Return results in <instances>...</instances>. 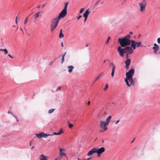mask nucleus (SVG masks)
I'll return each mask as SVG.
<instances>
[{
  "mask_svg": "<svg viewBox=\"0 0 160 160\" xmlns=\"http://www.w3.org/2000/svg\"><path fill=\"white\" fill-rule=\"evenodd\" d=\"M134 73V69L132 68L126 73V78L124 79L127 85L129 87L134 85V82L132 79V76Z\"/></svg>",
  "mask_w": 160,
  "mask_h": 160,
  "instance_id": "nucleus-1",
  "label": "nucleus"
},
{
  "mask_svg": "<svg viewBox=\"0 0 160 160\" xmlns=\"http://www.w3.org/2000/svg\"><path fill=\"white\" fill-rule=\"evenodd\" d=\"M132 47L129 46L126 47L124 48H121V47L119 46L118 48L117 51L120 56L121 57L124 56V53H128L131 54L134 52Z\"/></svg>",
  "mask_w": 160,
  "mask_h": 160,
  "instance_id": "nucleus-2",
  "label": "nucleus"
},
{
  "mask_svg": "<svg viewBox=\"0 0 160 160\" xmlns=\"http://www.w3.org/2000/svg\"><path fill=\"white\" fill-rule=\"evenodd\" d=\"M130 38V35L128 34L123 38H119L118 41L121 47H124L130 45L131 42Z\"/></svg>",
  "mask_w": 160,
  "mask_h": 160,
  "instance_id": "nucleus-3",
  "label": "nucleus"
},
{
  "mask_svg": "<svg viewBox=\"0 0 160 160\" xmlns=\"http://www.w3.org/2000/svg\"><path fill=\"white\" fill-rule=\"evenodd\" d=\"M108 125L104 121H100V127L102 128L99 130V132H102L106 131L108 129L107 126Z\"/></svg>",
  "mask_w": 160,
  "mask_h": 160,
  "instance_id": "nucleus-4",
  "label": "nucleus"
},
{
  "mask_svg": "<svg viewBox=\"0 0 160 160\" xmlns=\"http://www.w3.org/2000/svg\"><path fill=\"white\" fill-rule=\"evenodd\" d=\"M140 7V11L142 12H143L145 9V7L147 5V2L146 0H143L139 3Z\"/></svg>",
  "mask_w": 160,
  "mask_h": 160,
  "instance_id": "nucleus-5",
  "label": "nucleus"
},
{
  "mask_svg": "<svg viewBox=\"0 0 160 160\" xmlns=\"http://www.w3.org/2000/svg\"><path fill=\"white\" fill-rule=\"evenodd\" d=\"M131 46L134 50L136 49V46L137 47H138L140 46L142 47H143L144 46L143 45H141V42H137L132 40H131Z\"/></svg>",
  "mask_w": 160,
  "mask_h": 160,
  "instance_id": "nucleus-6",
  "label": "nucleus"
},
{
  "mask_svg": "<svg viewBox=\"0 0 160 160\" xmlns=\"http://www.w3.org/2000/svg\"><path fill=\"white\" fill-rule=\"evenodd\" d=\"M51 135L49 134H47L43 132H42L39 134H36L37 137L39 138H46L48 136Z\"/></svg>",
  "mask_w": 160,
  "mask_h": 160,
  "instance_id": "nucleus-7",
  "label": "nucleus"
},
{
  "mask_svg": "<svg viewBox=\"0 0 160 160\" xmlns=\"http://www.w3.org/2000/svg\"><path fill=\"white\" fill-rule=\"evenodd\" d=\"M67 14V10L63 9L59 14L58 18L60 19L61 18H64Z\"/></svg>",
  "mask_w": 160,
  "mask_h": 160,
  "instance_id": "nucleus-8",
  "label": "nucleus"
},
{
  "mask_svg": "<svg viewBox=\"0 0 160 160\" xmlns=\"http://www.w3.org/2000/svg\"><path fill=\"white\" fill-rule=\"evenodd\" d=\"M105 151V149L104 147H102L97 149L96 148V152L97 153V156L100 157L101 155Z\"/></svg>",
  "mask_w": 160,
  "mask_h": 160,
  "instance_id": "nucleus-9",
  "label": "nucleus"
},
{
  "mask_svg": "<svg viewBox=\"0 0 160 160\" xmlns=\"http://www.w3.org/2000/svg\"><path fill=\"white\" fill-rule=\"evenodd\" d=\"M59 19L58 18L53 19L51 21V25L57 26Z\"/></svg>",
  "mask_w": 160,
  "mask_h": 160,
  "instance_id": "nucleus-10",
  "label": "nucleus"
},
{
  "mask_svg": "<svg viewBox=\"0 0 160 160\" xmlns=\"http://www.w3.org/2000/svg\"><path fill=\"white\" fill-rule=\"evenodd\" d=\"M96 152V148H94L90 150L87 154V156H89L93 155Z\"/></svg>",
  "mask_w": 160,
  "mask_h": 160,
  "instance_id": "nucleus-11",
  "label": "nucleus"
},
{
  "mask_svg": "<svg viewBox=\"0 0 160 160\" xmlns=\"http://www.w3.org/2000/svg\"><path fill=\"white\" fill-rule=\"evenodd\" d=\"M131 60L130 59L128 58L126 61H125V63L126 64V67L127 69L129 68V66L130 65Z\"/></svg>",
  "mask_w": 160,
  "mask_h": 160,
  "instance_id": "nucleus-12",
  "label": "nucleus"
},
{
  "mask_svg": "<svg viewBox=\"0 0 160 160\" xmlns=\"http://www.w3.org/2000/svg\"><path fill=\"white\" fill-rule=\"evenodd\" d=\"M48 157L44 156L43 154H41L39 157L40 160H48Z\"/></svg>",
  "mask_w": 160,
  "mask_h": 160,
  "instance_id": "nucleus-13",
  "label": "nucleus"
},
{
  "mask_svg": "<svg viewBox=\"0 0 160 160\" xmlns=\"http://www.w3.org/2000/svg\"><path fill=\"white\" fill-rule=\"evenodd\" d=\"M67 68L68 69V72L69 73H71L73 69L74 68V67L72 65H70L68 66Z\"/></svg>",
  "mask_w": 160,
  "mask_h": 160,
  "instance_id": "nucleus-14",
  "label": "nucleus"
},
{
  "mask_svg": "<svg viewBox=\"0 0 160 160\" xmlns=\"http://www.w3.org/2000/svg\"><path fill=\"white\" fill-rule=\"evenodd\" d=\"M90 12V11H89V9H88L86 10L85 12L83 14V17H88V15Z\"/></svg>",
  "mask_w": 160,
  "mask_h": 160,
  "instance_id": "nucleus-15",
  "label": "nucleus"
},
{
  "mask_svg": "<svg viewBox=\"0 0 160 160\" xmlns=\"http://www.w3.org/2000/svg\"><path fill=\"white\" fill-rule=\"evenodd\" d=\"M153 49V52L155 54H157L158 52V51L159 49V47H154L152 48Z\"/></svg>",
  "mask_w": 160,
  "mask_h": 160,
  "instance_id": "nucleus-16",
  "label": "nucleus"
},
{
  "mask_svg": "<svg viewBox=\"0 0 160 160\" xmlns=\"http://www.w3.org/2000/svg\"><path fill=\"white\" fill-rule=\"evenodd\" d=\"M64 149H61V148H60V156H66V154L62 152V151H64Z\"/></svg>",
  "mask_w": 160,
  "mask_h": 160,
  "instance_id": "nucleus-17",
  "label": "nucleus"
},
{
  "mask_svg": "<svg viewBox=\"0 0 160 160\" xmlns=\"http://www.w3.org/2000/svg\"><path fill=\"white\" fill-rule=\"evenodd\" d=\"M111 116H109L107 118L106 122H105L108 124L111 120Z\"/></svg>",
  "mask_w": 160,
  "mask_h": 160,
  "instance_id": "nucleus-18",
  "label": "nucleus"
},
{
  "mask_svg": "<svg viewBox=\"0 0 160 160\" xmlns=\"http://www.w3.org/2000/svg\"><path fill=\"white\" fill-rule=\"evenodd\" d=\"M106 114V112L104 111H102L101 112L99 113L98 117L99 118H101V117L102 115H105Z\"/></svg>",
  "mask_w": 160,
  "mask_h": 160,
  "instance_id": "nucleus-19",
  "label": "nucleus"
},
{
  "mask_svg": "<svg viewBox=\"0 0 160 160\" xmlns=\"http://www.w3.org/2000/svg\"><path fill=\"white\" fill-rule=\"evenodd\" d=\"M115 66H114L112 67V70L111 73V76L112 77H113L114 76V72L115 69Z\"/></svg>",
  "mask_w": 160,
  "mask_h": 160,
  "instance_id": "nucleus-20",
  "label": "nucleus"
},
{
  "mask_svg": "<svg viewBox=\"0 0 160 160\" xmlns=\"http://www.w3.org/2000/svg\"><path fill=\"white\" fill-rule=\"evenodd\" d=\"M59 38H63L64 37L63 34L62 33V29H61L60 30V33L59 35Z\"/></svg>",
  "mask_w": 160,
  "mask_h": 160,
  "instance_id": "nucleus-21",
  "label": "nucleus"
},
{
  "mask_svg": "<svg viewBox=\"0 0 160 160\" xmlns=\"http://www.w3.org/2000/svg\"><path fill=\"white\" fill-rule=\"evenodd\" d=\"M57 27V26L53 25H52L51 24L50 29L51 31H53L55 29V28H56Z\"/></svg>",
  "mask_w": 160,
  "mask_h": 160,
  "instance_id": "nucleus-22",
  "label": "nucleus"
},
{
  "mask_svg": "<svg viewBox=\"0 0 160 160\" xmlns=\"http://www.w3.org/2000/svg\"><path fill=\"white\" fill-rule=\"evenodd\" d=\"M0 51L4 52V54H7L8 53V51L6 49H0Z\"/></svg>",
  "mask_w": 160,
  "mask_h": 160,
  "instance_id": "nucleus-23",
  "label": "nucleus"
},
{
  "mask_svg": "<svg viewBox=\"0 0 160 160\" xmlns=\"http://www.w3.org/2000/svg\"><path fill=\"white\" fill-rule=\"evenodd\" d=\"M102 74V73H101L100 74H99L98 76L97 77V78H96V79L94 80V83L96 81L98 80L99 78L101 76Z\"/></svg>",
  "mask_w": 160,
  "mask_h": 160,
  "instance_id": "nucleus-24",
  "label": "nucleus"
},
{
  "mask_svg": "<svg viewBox=\"0 0 160 160\" xmlns=\"http://www.w3.org/2000/svg\"><path fill=\"white\" fill-rule=\"evenodd\" d=\"M40 13V12H38L35 14L34 16L35 17V19H36L39 16V14Z\"/></svg>",
  "mask_w": 160,
  "mask_h": 160,
  "instance_id": "nucleus-25",
  "label": "nucleus"
},
{
  "mask_svg": "<svg viewBox=\"0 0 160 160\" xmlns=\"http://www.w3.org/2000/svg\"><path fill=\"white\" fill-rule=\"evenodd\" d=\"M66 52L64 53V54L62 56V63L64 62V58L65 56L66 55Z\"/></svg>",
  "mask_w": 160,
  "mask_h": 160,
  "instance_id": "nucleus-26",
  "label": "nucleus"
},
{
  "mask_svg": "<svg viewBox=\"0 0 160 160\" xmlns=\"http://www.w3.org/2000/svg\"><path fill=\"white\" fill-rule=\"evenodd\" d=\"M68 4V2H66L64 3V9H65V10H67V8Z\"/></svg>",
  "mask_w": 160,
  "mask_h": 160,
  "instance_id": "nucleus-27",
  "label": "nucleus"
},
{
  "mask_svg": "<svg viewBox=\"0 0 160 160\" xmlns=\"http://www.w3.org/2000/svg\"><path fill=\"white\" fill-rule=\"evenodd\" d=\"M55 109H52L49 110L48 112L49 113H51L53 112L55 110Z\"/></svg>",
  "mask_w": 160,
  "mask_h": 160,
  "instance_id": "nucleus-28",
  "label": "nucleus"
},
{
  "mask_svg": "<svg viewBox=\"0 0 160 160\" xmlns=\"http://www.w3.org/2000/svg\"><path fill=\"white\" fill-rule=\"evenodd\" d=\"M28 16L26 18L24 22V25H25L26 24L27 22H28Z\"/></svg>",
  "mask_w": 160,
  "mask_h": 160,
  "instance_id": "nucleus-29",
  "label": "nucleus"
},
{
  "mask_svg": "<svg viewBox=\"0 0 160 160\" xmlns=\"http://www.w3.org/2000/svg\"><path fill=\"white\" fill-rule=\"evenodd\" d=\"M68 125H69V128H72V127L73 126V125L71 124L70 123H68Z\"/></svg>",
  "mask_w": 160,
  "mask_h": 160,
  "instance_id": "nucleus-30",
  "label": "nucleus"
},
{
  "mask_svg": "<svg viewBox=\"0 0 160 160\" xmlns=\"http://www.w3.org/2000/svg\"><path fill=\"white\" fill-rule=\"evenodd\" d=\"M62 158V157L61 156H59L57 158L55 159V160H60Z\"/></svg>",
  "mask_w": 160,
  "mask_h": 160,
  "instance_id": "nucleus-31",
  "label": "nucleus"
},
{
  "mask_svg": "<svg viewBox=\"0 0 160 160\" xmlns=\"http://www.w3.org/2000/svg\"><path fill=\"white\" fill-rule=\"evenodd\" d=\"M12 115L16 119L17 121L18 122L19 120L17 117L13 114H12Z\"/></svg>",
  "mask_w": 160,
  "mask_h": 160,
  "instance_id": "nucleus-32",
  "label": "nucleus"
},
{
  "mask_svg": "<svg viewBox=\"0 0 160 160\" xmlns=\"http://www.w3.org/2000/svg\"><path fill=\"white\" fill-rule=\"evenodd\" d=\"M108 84H107L106 85L105 87L103 89V90L104 91H106L107 90V88H108Z\"/></svg>",
  "mask_w": 160,
  "mask_h": 160,
  "instance_id": "nucleus-33",
  "label": "nucleus"
},
{
  "mask_svg": "<svg viewBox=\"0 0 160 160\" xmlns=\"http://www.w3.org/2000/svg\"><path fill=\"white\" fill-rule=\"evenodd\" d=\"M63 132L62 131V129H60L59 131V132H58V133H60V135L62 133H63Z\"/></svg>",
  "mask_w": 160,
  "mask_h": 160,
  "instance_id": "nucleus-34",
  "label": "nucleus"
},
{
  "mask_svg": "<svg viewBox=\"0 0 160 160\" xmlns=\"http://www.w3.org/2000/svg\"><path fill=\"white\" fill-rule=\"evenodd\" d=\"M99 2V0L97 1L94 4V5L95 7L96 6L97 4Z\"/></svg>",
  "mask_w": 160,
  "mask_h": 160,
  "instance_id": "nucleus-35",
  "label": "nucleus"
},
{
  "mask_svg": "<svg viewBox=\"0 0 160 160\" xmlns=\"http://www.w3.org/2000/svg\"><path fill=\"white\" fill-rule=\"evenodd\" d=\"M110 39V37H109L108 38L107 41L106 42V44H108V41H109V40Z\"/></svg>",
  "mask_w": 160,
  "mask_h": 160,
  "instance_id": "nucleus-36",
  "label": "nucleus"
},
{
  "mask_svg": "<svg viewBox=\"0 0 160 160\" xmlns=\"http://www.w3.org/2000/svg\"><path fill=\"white\" fill-rule=\"evenodd\" d=\"M83 10H84V8H81L79 11V13H82V12H83Z\"/></svg>",
  "mask_w": 160,
  "mask_h": 160,
  "instance_id": "nucleus-37",
  "label": "nucleus"
},
{
  "mask_svg": "<svg viewBox=\"0 0 160 160\" xmlns=\"http://www.w3.org/2000/svg\"><path fill=\"white\" fill-rule=\"evenodd\" d=\"M157 42L158 43H160V38H158Z\"/></svg>",
  "mask_w": 160,
  "mask_h": 160,
  "instance_id": "nucleus-38",
  "label": "nucleus"
},
{
  "mask_svg": "<svg viewBox=\"0 0 160 160\" xmlns=\"http://www.w3.org/2000/svg\"><path fill=\"white\" fill-rule=\"evenodd\" d=\"M53 135H60V133H57V132H54L53 133Z\"/></svg>",
  "mask_w": 160,
  "mask_h": 160,
  "instance_id": "nucleus-39",
  "label": "nucleus"
},
{
  "mask_svg": "<svg viewBox=\"0 0 160 160\" xmlns=\"http://www.w3.org/2000/svg\"><path fill=\"white\" fill-rule=\"evenodd\" d=\"M91 158V157L90 158H89L88 159H82V160H81V159H80L79 158H78V160H89Z\"/></svg>",
  "mask_w": 160,
  "mask_h": 160,
  "instance_id": "nucleus-40",
  "label": "nucleus"
},
{
  "mask_svg": "<svg viewBox=\"0 0 160 160\" xmlns=\"http://www.w3.org/2000/svg\"><path fill=\"white\" fill-rule=\"evenodd\" d=\"M154 47H159L158 45H157L156 43H155L154 44Z\"/></svg>",
  "mask_w": 160,
  "mask_h": 160,
  "instance_id": "nucleus-41",
  "label": "nucleus"
},
{
  "mask_svg": "<svg viewBox=\"0 0 160 160\" xmlns=\"http://www.w3.org/2000/svg\"><path fill=\"white\" fill-rule=\"evenodd\" d=\"M61 88V87H59L58 88H57V89L56 91H58V90H60Z\"/></svg>",
  "mask_w": 160,
  "mask_h": 160,
  "instance_id": "nucleus-42",
  "label": "nucleus"
},
{
  "mask_svg": "<svg viewBox=\"0 0 160 160\" xmlns=\"http://www.w3.org/2000/svg\"><path fill=\"white\" fill-rule=\"evenodd\" d=\"M82 16L81 15L79 16L78 17H77L78 20Z\"/></svg>",
  "mask_w": 160,
  "mask_h": 160,
  "instance_id": "nucleus-43",
  "label": "nucleus"
},
{
  "mask_svg": "<svg viewBox=\"0 0 160 160\" xmlns=\"http://www.w3.org/2000/svg\"><path fill=\"white\" fill-rule=\"evenodd\" d=\"M129 54H128V53H126V58H127V59H128V55Z\"/></svg>",
  "mask_w": 160,
  "mask_h": 160,
  "instance_id": "nucleus-44",
  "label": "nucleus"
},
{
  "mask_svg": "<svg viewBox=\"0 0 160 160\" xmlns=\"http://www.w3.org/2000/svg\"><path fill=\"white\" fill-rule=\"evenodd\" d=\"M111 65H112V67H113V66H115L113 64V62H112V63H110V66H111Z\"/></svg>",
  "mask_w": 160,
  "mask_h": 160,
  "instance_id": "nucleus-45",
  "label": "nucleus"
},
{
  "mask_svg": "<svg viewBox=\"0 0 160 160\" xmlns=\"http://www.w3.org/2000/svg\"><path fill=\"white\" fill-rule=\"evenodd\" d=\"M85 17L84 22H85L87 20L88 17Z\"/></svg>",
  "mask_w": 160,
  "mask_h": 160,
  "instance_id": "nucleus-46",
  "label": "nucleus"
},
{
  "mask_svg": "<svg viewBox=\"0 0 160 160\" xmlns=\"http://www.w3.org/2000/svg\"><path fill=\"white\" fill-rule=\"evenodd\" d=\"M8 56L12 58H13V57L10 54H8Z\"/></svg>",
  "mask_w": 160,
  "mask_h": 160,
  "instance_id": "nucleus-47",
  "label": "nucleus"
},
{
  "mask_svg": "<svg viewBox=\"0 0 160 160\" xmlns=\"http://www.w3.org/2000/svg\"><path fill=\"white\" fill-rule=\"evenodd\" d=\"M53 64V62H50V63H49V65H52V64Z\"/></svg>",
  "mask_w": 160,
  "mask_h": 160,
  "instance_id": "nucleus-48",
  "label": "nucleus"
},
{
  "mask_svg": "<svg viewBox=\"0 0 160 160\" xmlns=\"http://www.w3.org/2000/svg\"><path fill=\"white\" fill-rule=\"evenodd\" d=\"M120 122V120H117V121H116V124H118V122Z\"/></svg>",
  "mask_w": 160,
  "mask_h": 160,
  "instance_id": "nucleus-49",
  "label": "nucleus"
},
{
  "mask_svg": "<svg viewBox=\"0 0 160 160\" xmlns=\"http://www.w3.org/2000/svg\"><path fill=\"white\" fill-rule=\"evenodd\" d=\"M45 6V4H42V8H43V7H44Z\"/></svg>",
  "mask_w": 160,
  "mask_h": 160,
  "instance_id": "nucleus-50",
  "label": "nucleus"
},
{
  "mask_svg": "<svg viewBox=\"0 0 160 160\" xmlns=\"http://www.w3.org/2000/svg\"><path fill=\"white\" fill-rule=\"evenodd\" d=\"M90 101H88V105H90Z\"/></svg>",
  "mask_w": 160,
  "mask_h": 160,
  "instance_id": "nucleus-51",
  "label": "nucleus"
},
{
  "mask_svg": "<svg viewBox=\"0 0 160 160\" xmlns=\"http://www.w3.org/2000/svg\"><path fill=\"white\" fill-rule=\"evenodd\" d=\"M41 5H38L37 6V8H40L41 7Z\"/></svg>",
  "mask_w": 160,
  "mask_h": 160,
  "instance_id": "nucleus-52",
  "label": "nucleus"
},
{
  "mask_svg": "<svg viewBox=\"0 0 160 160\" xmlns=\"http://www.w3.org/2000/svg\"><path fill=\"white\" fill-rule=\"evenodd\" d=\"M8 113H10L12 115V114H13L10 111H8Z\"/></svg>",
  "mask_w": 160,
  "mask_h": 160,
  "instance_id": "nucleus-53",
  "label": "nucleus"
},
{
  "mask_svg": "<svg viewBox=\"0 0 160 160\" xmlns=\"http://www.w3.org/2000/svg\"><path fill=\"white\" fill-rule=\"evenodd\" d=\"M129 33L131 34H133V32H130Z\"/></svg>",
  "mask_w": 160,
  "mask_h": 160,
  "instance_id": "nucleus-54",
  "label": "nucleus"
},
{
  "mask_svg": "<svg viewBox=\"0 0 160 160\" xmlns=\"http://www.w3.org/2000/svg\"><path fill=\"white\" fill-rule=\"evenodd\" d=\"M15 22L16 24H18V22H17V20H16Z\"/></svg>",
  "mask_w": 160,
  "mask_h": 160,
  "instance_id": "nucleus-55",
  "label": "nucleus"
},
{
  "mask_svg": "<svg viewBox=\"0 0 160 160\" xmlns=\"http://www.w3.org/2000/svg\"><path fill=\"white\" fill-rule=\"evenodd\" d=\"M61 46H62V47H63V43L62 42L61 43Z\"/></svg>",
  "mask_w": 160,
  "mask_h": 160,
  "instance_id": "nucleus-56",
  "label": "nucleus"
},
{
  "mask_svg": "<svg viewBox=\"0 0 160 160\" xmlns=\"http://www.w3.org/2000/svg\"><path fill=\"white\" fill-rule=\"evenodd\" d=\"M34 148V146H32V147L31 148H32V149H33Z\"/></svg>",
  "mask_w": 160,
  "mask_h": 160,
  "instance_id": "nucleus-57",
  "label": "nucleus"
},
{
  "mask_svg": "<svg viewBox=\"0 0 160 160\" xmlns=\"http://www.w3.org/2000/svg\"><path fill=\"white\" fill-rule=\"evenodd\" d=\"M106 60H104V63H105V62H106Z\"/></svg>",
  "mask_w": 160,
  "mask_h": 160,
  "instance_id": "nucleus-58",
  "label": "nucleus"
},
{
  "mask_svg": "<svg viewBox=\"0 0 160 160\" xmlns=\"http://www.w3.org/2000/svg\"><path fill=\"white\" fill-rule=\"evenodd\" d=\"M30 145L31 146V142H30Z\"/></svg>",
  "mask_w": 160,
  "mask_h": 160,
  "instance_id": "nucleus-59",
  "label": "nucleus"
},
{
  "mask_svg": "<svg viewBox=\"0 0 160 160\" xmlns=\"http://www.w3.org/2000/svg\"><path fill=\"white\" fill-rule=\"evenodd\" d=\"M18 17H16V20H17V19H18Z\"/></svg>",
  "mask_w": 160,
  "mask_h": 160,
  "instance_id": "nucleus-60",
  "label": "nucleus"
},
{
  "mask_svg": "<svg viewBox=\"0 0 160 160\" xmlns=\"http://www.w3.org/2000/svg\"><path fill=\"white\" fill-rule=\"evenodd\" d=\"M88 45H86V47H88Z\"/></svg>",
  "mask_w": 160,
  "mask_h": 160,
  "instance_id": "nucleus-61",
  "label": "nucleus"
},
{
  "mask_svg": "<svg viewBox=\"0 0 160 160\" xmlns=\"http://www.w3.org/2000/svg\"><path fill=\"white\" fill-rule=\"evenodd\" d=\"M20 30H21V31H22V28H20Z\"/></svg>",
  "mask_w": 160,
  "mask_h": 160,
  "instance_id": "nucleus-62",
  "label": "nucleus"
},
{
  "mask_svg": "<svg viewBox=\"0 0 160 160\" xmlns=\"http://www.w3.org/2000/svg\"><path fill=\"white\" fill-rule=\"evenodd\" d=\"M104 142V141L102 140V142Z\"/></svg>",
  "mask_w": 160,
  "mask_h": 160,
  "instance_id": "nucleus-63",
  "label": "nucleus"
},
{
  "mask_svg": "<svg viewBox=\"0 0 160 160\" xmlns=\"http://www.w3.org/2000/svg\"><path fill=\"white\" fill-rule=\"evenodd\" d=\"M30 14H29V15H28V17L29 16H30Z\"/></svg>",
  "mask_w": 160,
  "mask_h": 160,
  "instance_id": "nucleus-64",
  "label": "nucleus"
}]
</instances>
